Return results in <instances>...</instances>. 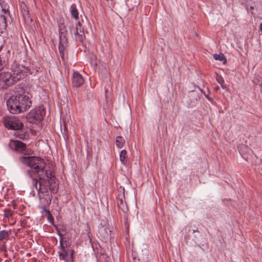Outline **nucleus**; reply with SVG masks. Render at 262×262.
<instances>
[{
  "label": "nucleus",
  "instance_id": "cd10ccee",
  "mask_svg": "<svg viewBox=\"0 0 262 262\" xmlns=\"http://www.w3.org/2000/svg\"><path fill=\"white\" fill-rule=\"evenodd\" d=\"M143 262H148V261H146H146H143Z\"/></svg>",
  "mask_w": 262,
  "mask_h": 262
},
{
  "label": "nucleus",
  "instance_id": "412c9836",
  "mask_svg": "<svg viewBox=\"0 0 262 262\" xmlns=\"http://www.w3.org/2000/svg\"><path fill=\"white\" fill-rule=\"evenodd\" d=\"M102 256L104 259V260L102 262H108L109 257L103 254Z\"/></svg>",
  "mask_w": 262,
  "mask_h": 262
},
{
  "label": "nucleus",
  "instance_id": "ddd939ff",
  "mask_svg": "<svg viewBox=\"0 0 262 262\" xmlns=\"http://www.w3.org/2000/svg\"><path fill=\"white\" fill-rule=\"evenodd\" d=\"M123 199V195L119 196L118 199L119 202L118 203V207L121 209L124 213H126L128 211V208L126 203L124 202Z\"/></svg>",
  "mask_w": 262,
  "mask_h": 262
},
{
  "label": "nucleus",
  "instance_id": "f03ea898",
  "mask_svg": "<svg viewBox=\"0 0 262 262\" xmlns=\"http://www.w3.org/2000/svg\"><path fill=\"white\" fill-rule=\"evenodd\" d=\"M31 104L30 94L25 93L13 95L7 101L8 108L12 114L26 111L30 107Z\"/></svg>",
  "mask_w": 262,
  "mask_h": 262
},
{
  "label": "nucleus",
  "instance_id": "1a4fd4ad",
  "mask_svg": "<svg viewBox=\"0 0 262 262\" xmlns=\"http://www.w3.org/2000/svg\"><path fill=\"white\" fill-rule=\"evenodd\" d=\"M5 125L7 127L14 130L20 129L23 125L19 120L16 118H11L6 120Z\"/></svg>",
  "mask_w": 262,
  "mask_h": 262
},
{
  "label": "nucleus",
  "instance_id": "5701e85b",
  "mask_svg": "<svg viewBox=\"0 0 262 262\" xmlns=\"http://www.w3.org/2000/svg\"><path fill=\"white\" fill-rule=\"evenodd\" d=\"M221 78H222V77H218V78H217V81L219 82V83L220 84H221V82H222V81H221V80H222V79H221Z\"/></svg>",
  "mask_w": 262,
  "mask_h": 262
},
{
  "label": "nucleus",
  "instance_id": "a211bd4d",
  "mask_svg": "<svg viewBox=\"0 0 262 262\" xmlns=\"http://www.w3.org/2000/svg\"><path fill=\"white\" fill-rule=\"evenodd\" d=\"M116 142L117 147L119 148H122L125 144V141L123 137L121 136H117Z\"/></svg>",
  "mask_w": 262,
  "mask_h": 262
},
{
  "label": "nucleus",
  "instance_id": "6e6552de",
  "mask_svg": "<svg viewBox=\"0 0 262 262\" xmlns=\"http://www.w3.org/2000/svg\"><path fill=\"white\" fill-rule=\"evenodd\" d=\"M111 230L108 227V224H101L98 226V234L103 241L106 242L111 238Z\"/></svg>",
  "mask_w": 262,
  "mask_h": 262
},
{
  "label": "nucleus",
  "instance_id": "b1692460",
  "mask_svg": "<svg viewBox=\"0 0 262 262\" xmlns=\"http://www.w3.org/2000/svg\"><path fill=\"white\" fill-rule=\"evenodd\" d=\"M3 11L4 12V14H8V15H9V12L8 10H3Z\"/></svg>",
  "mask_w": 262,
  "mask_h": 262
},
{
  "label": "nucleus",
  "instance_id": "f8f14e48",
  "mask_svg": "<svg viewBox=\"0 0 262 262\" xmlns=\"http://www.w3.org/2000/svg\"><path fill=\"white\" fill-rule=\"evenodd\" d=\"M84 82V79L77 72H74L73 74L72 84L73 86L78 88Z\"/></svg>",
  "mask_w": 262,
  "mask_h": 262
},
{
  "label": "nucleus",
  "instance_id": "9d476101",
  "mask_svg": "<svg viewBox=\"0 0 262 262\" xmlns=\"http://www.w3.org/2000/svg\"><path fill=\"white\" fill-rule=\"evenodd\" d=\"M67 43L68 38L67 36L63 33H60L59 35L58 50L60 55L63 59H64V51L67 47Z\"/></svg>",
  "mask_w": 262,
  "mask_h": 262
},
{
  "label": "nucleus",
  "instance_id": "bb28decb",
  "mask_svg": "<svg viewBox=\"0 0 262 262\" xmlns=\"http://www.w3.org/2000/svg\"><path fill=\"white\" fill-rule=\"evenodd\" d=\"M48 213H50V211L49 210L46 211Z\"/></svg>",
  "mask_w": 262,
  "mask_h": 262
},
{
  "label": "nucleus",
  "instance_id": "9b49d317",
  "mask_svg": "<svg viewBox=\"0 0 262 262\" xmlns=\"http://www.w3.org/2000/svg\"><path fill=\"white\" fill-rule=\"evenodd\" d=\"M60 251L59 252V256L60 260H64L66 262L72 261L73 253L69 254L68 252L64 249L62 244V239L60 241Z\"/></svg>",
  "mask_w": 262,
  "mask_h": 262
},
{
  "label": "nucleus",
  "instance_id": "20e7f679",
  "mask_svg": "<svg viewBox=\"0 0 262 262\" xmlns=\"http://www.w3.org/2000/svg\"><path fill=\"white\" fill-rule=\"evenodd\" d=\"M45 114V110L40 107L31 110L29 114L28 115V120L31 123H37L43 119Z\"/></svg>",
  "mask_w": 262,
  "mask_h": 262
},
{
  "label": "nucleus",
  "instance_id": "4be33fe9",
  "mask_svg": "<svg viewBox=\"0 0 262 262\" xmlns=\"http://www.w3.org/2000/svg\"><path fill=\"white\" fill-rule=\"evenodd\" d=\"M222 79V82H221V85L222 86V88L223 89H226V85L224 84V80L223 78H221Z\"/></svg>",
  "mask_w": 262,
  "mask_h": 262
},
{
  "label": "nucleus",
  "instance_id": "a878e982",
  "mask_svg": "<svg viewBox=\"0 0 262 262\" xmlns=\"http://www.w3.org/2000/svg\"><path fill=\"white\" fill-rule=\"evenodd\" d=\"M250 9H251V10H253V9H254V8H253V7L251 6V7H250Z\"/></svg>",
  "mask_w": 262,
  "mask_h": 262
},
{
  "label": "nucleus",
  "instance_id": "7ed1b4c3",
  "mask_svg": "<svg viewBox=\"0 0 262 262\" xmlns=\"http://www.w3.org/2000/svg\"><path fill=\"white\" fill-rule=\"evenodd\" d=\"M12 76L15 82L24 78L27 73L30 71L28 67L20 65L16 62H14L11 66Z\"/></svg>",
  "mask_w": 262,
  "mask_h": 262
},
{
  "label": "nucleus",
  "instance_id": "dca6fc26",
  "mask_svg": "<svg viewBox=\"0 0 262 262\" xmlns=\"http://www.w3.org/2000/svg\"><path fill=\"white\" fill-rule=\"evenodd\" d=\"M21 12L25 20H30V21H32L28 8L25 5H24L23 7H21Z\"/></svg>",
  "mask_w": 262,
  "mask_h": 262
},
{
  "label": "nucleus",
  "instance_id": "f257e3e1",
  "mask_svg": "<svg viewBox=\"0 0 262 262\" xmlns=\"http://www.w3.org/2000/svg\"><path fill=\"white\" fill-rule=\"evenodd\" d=\"M19 162L33 169L28 170L27 174L32 179V185L38 192L39 199L43 206H49L51 202L52 195L58 191V185L51 171L45 170L46 163L44 159L35 156H22Z\"/></svg>",
  "mask_w": 262,
  "mask_h": 262
},
{
  "label": "nucleus",
  "instance_id": "423d86ee",
  "mask_svg": "<svg viewBox=\"0 0 262 262\" xmlns=\"http://www.w3.org/2000/svg\"><path fill=\"white\" fill-rule=\"evenodd\" d=\"M9 147L17 152L24 155L29 154L30 150L26 147V144L18 140H11L9 144Z\"/></svg>",
  "mask_w": 262,
  "mask_h": 262
},
{
  "label": "nucleus",
  "instance_id": "6ab92c4d",
  "mask_svg": "<svg viewBox=\"0 0 262 262\" xmlns=\"http://www.w3.org/2000/svg\"><path fill=\"white\" fill-rule=\"evenodd\" d=\"M11 231L2 230L0 232V241H3L8 239Z\"/></svg>",
  "mask_w": 262,
  "mask_h": 262
},
{
  "label": "nucleus",
  "instance_id": "2eb2a0df",
  "mask_svg": "<svg viewBox=\"0 0 262 262\" xmlns=\"http://www.w3.org/2000/svg\"><path fill=\"white\" fill-rule=\"evenodd\" d=\"M70 12L72 17L75 19H78L79 18V12L76 8V6L75 4H72L70 7Z\"/></svg>",
  "mask_w": 262,
  "mask_h": 262
},
{
  "label": "nucleus",
  "instance_id": "aec40b11",
  "mask_svg": "<svg viewBox=\"0 0 262 262\" xmlns=\"http://www.w3.org/2000/svg\"><path fill=\"white\" fill-rule=\"evenodd\" d=\"M213 56L215 60L224 61V63L226 62V59L225 58V56L223 53H220L219 54H213Z\"/></svg>",
  "mask_w": 262,
  "mask_h": 262
},
{
  "label": "nucleus",
  "instance_id": "4468645a",
  "mask_svg": "<svg viewBox=\"0 0 262 262\" xmlns=\"http://www.w3.org/2000/svg\"><path fill=\"white\" fill-rule=\"evenodd\" d=\"M7 26L6 17L3 15H0V34L3 33Z\"/></svg>",
  "mask_w": 262,
  "mask_h": 262
},
{
  "label": "nucleus",
  "instance_id": "39448f33",
  "mask_svg": "<svg viewBox=\"0 0 262 262\" xmlns=\"http://www.w3.org/2000/svg\"><path fill=\"white\" fill-rule=\"evenodd\" d=\"M15 82L12 76L11 73L8 72H0V90L6 89Z\"/></svg>",
  "mask_w": 262,
  "mask_h": 262
},
{
  "label": "nucleus",
  "instance_id": "393cba45",
  "mask_svg": "<svg viewBox=\"0 0 262 262\" xmlns=\"http://www.w3.org/2000/svg\"><path fill=\"white\" fill-rule=\"evenodd\" d=\"M259 30H260V32H261V33H262V23H261V24H260V26H259Z\"/></svg>",
  "mask_w": 262,
  "mask_h": 262
},
{
  "label": "nucleus",
  "instance_id": "f3484780",
  "mask_svg": "<svg viewBox=\"0 0 262 262\" xmlns=\"http://www.w3.org/2000/svg\"><path fill=\"white\" fill-rule=\"evenodd\" d=\"M126 153V151L124 149H123L120 151L119 154L120 160L121 162L123 164H125L127 162Z\"/></svg>",
  "mask_w": 262,
  "mask_h": 262
},
{
  "label": "nucleus",
  "instance_id": "0eeeda50",
  "mask_svg": "<svg viewBox=\"0 0 262 262\" xmlns=\"http://www.w3.org/2000/svg\"><path fill=\"white\" fill-rule=\"evenodd\" d=\"M71 33L76 41L82 42L85 38L83 29L81 28L80 21H78L76 27L71 29Z\"/></svg>",
  "mask_w": 262,
  "mask_h": 262
}]
</instances>
